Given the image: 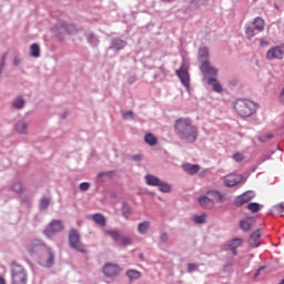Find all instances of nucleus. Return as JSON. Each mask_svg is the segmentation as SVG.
Instances as JSON below:
<instances>
[{
  "instance_id": "1",
  "label": "nucleus",
  "mask_w": 284,
  "mask_h": 284,
  "mask_svg": "<svg viewBox=\"0 0 284 284\" xmlns=\"http://www.w3.org/2000/svg\"><path fill=\"white\" fill-rule=\"evenodd\" d=\"M175 132L181 141H186V143H196L199 139V129L192 124L190 119H178L175 121Z\"/></svg>"
},
{
  "instance_id": "2",
  "label": "nucleus",
  "mask_w": 284,
  "mask_h": 284,
  "mask_svg": "<svg viewBox=\"0 0 284 284\" xmlns=\"http://www.w3.org/2000/svg\"><path fill=\"white\" fill-rule=\"evenodd\" d=\"M234 110L240 116L247 119L258 110V105L252 100L237 99L234 103Z\"/></svg>"
},
{
  "instance_id": "3",
  "label": "nucleus",
  "mask_w": 284,
  "mask_h": 284,
  "mask_svg": "<svg viewBox=\"0 0 284 284\" xmlns=\"http://www.w3.org/2000/svg\"><path fill=\"white\" fill-rule=\"evenodd\" d=\"M11 284H28V272L23 266L12 263L11 264Z\"/></svg>"
},
{
  "instance_id": "4",
  "label": "nucleus",
  "mask_w": 284,
  "mask_h": 284,
  "mask_svg": "<svg viewBox=\"0 0 284 284\" xmlns=\"http://www.w3.org/2000/svg\"><path fill=\"white\" fill-rule=\"evenodd\" d=\"M103 234L105 236H111L112 241H114V243H119V245H122V247H128V245H132V239L121 234V232L116 230H104Z\"/></svg>"
},
{
  "instance_id": "5",
  "label": "nucleus",
  "mask_w": 284,
  "mask_h": 284,
  "mask_svg": "<svg viewBox=\"0 0 284 284\" xmlns=\"http://www.w3.org/2000/svg\"><path fill=\"white\" fill-rule=\"evenodd\" d=\"M39 263L42 267H52L54 265V253L50 247H40Z\"/></svg>"
},
{
  "instance_id": "6",
  "label": "nucleus",
  "mask_w": 284,
  "mask_h": 284,
  "mask_svg": "<svg viewBox=\"0 0 284 284\" xmlns=\"http://www.w3.org/2000/svg\"><path fill=\"white\" fill-rule=\"evenodd\" d=\"M69 243L72 250H77V252H81V254H85V246L81 244V237L77 230H71L69 233Z\"/></svg>"
},
{
  "instance_id": "7",
  "label": "nucleus",
  "mask_w": 284,
  "mask_h": 284,
  "mask_svg": "<svg viewBox=\"0 0 284 284\" xmlns=\"http://www.w3.org/2000/svg\"><path fill=\"white\" fill-rule=\"evenodd\" d=\"M266 59L267 61H274V59L282 61V59H284V44L271 48L266 52Z\"/></svg>"
},
{
  "instance_id": "8",
  "label": "nucleus",
  "mask_w": 284,
  "mask_h": 284,
  "mask_svg": "<svg viewBox=\"0 0 284 284\" xmlns=\"http://www.w3.org/2000/svg\"><path fill=\"white\" fill-rule=\"evenodd\" d=\"M200 70L204 77V80L207 81V79H211L210 77H216L219 74V70L216 68L212 67L210 61H204L202 65L200 67Z\"/></svg>"
},
{
  "instance_id": "9",
  "label": "nucleus",
  "mask_w": 284,
  "mask_h": 284,
  "mask_svg": "<svg viewBox=\"0 0 284 284\" xmlns=\"http://www.w3.org/2000/svg\"><path fill=\"white\" fill-rule=\"evenodd\" d=\"M58 232H63V222L59 220H53L44 230V234L48 237L52 236V234H58Z\"/></svg>"
},
{
  "instance_id": "10",
  "label": "nucleus",
  "mask_w": 284,
  "mask_h": 284,
  "mask_svg": "<svg viewBox=\"0 0 284 284\" xmlns=\"http://www.w3.org/2000/svg\"><path fill=\"white\" fill-rule=\"evenodd\" d=\"M103 274L106 278H114V276L121 274V267L116 264L106 263L103 266Z\"/></svg>"
},
{
  "instance_id": "11",
  "label": "nucleus",
  "mask_w": 284,
  "mask_h": 284,
  "mask_svg": "<svg viewBox=\"0 0 284 284\" xmlns=\"http://www.w3.org/2000/svg\"><path fill=\"white\" fill-rule=\"evenodd\" d=\"M242 182H243L242 174L231 173V174L224 176V184L227 187H234L235 185H239V183H242Z\"/></svg>"
},
{
  "instance_id": "12",
  "label": "nucleus",
  "mask_w": 284,
  "mask_h": 284,
  "mask_svg": "<svg viewBox=\"0 0 284 284\" xmlns=\"http://www.w3.org/2000/svg\"><path fill=\"white\" fill-rule=\"evenodd\" d=\"M179 79L181 80L184 88H190V73L187 69L182 64L181 68L176 71Z\"/></svg>"
},
{
  "instance_id": "13",
  "label": "nucleus",
  "mask_w": 284,
  "mask_h": 284,
  "mask_svg": "<svg viewBox=\"0 0 284 284\" xmlns=\"http://www.w3.org/2000/svg\"><path fill=\"white\" fill-rule=\"evenodd\" d=\"M199 203L201 207H205L206 210H212V207H214V200H212L210 195L199 197Z\"/></svg>"
},
{
  "instance_id": "14",
  "label": "nucleus",
  "mask_w": 284,
  "mask_h": 284,
  "mask_svg": "<svg viewBox=\"0 0 284 284\" xmlns=\"http://www.w3.org/2000/svg\"><path fill=\"white\" fill-rule=\"evenodd\" d=\"M262 234L263 233L261 232V230H257L251 235V237L248 240L251 247H258V245H261L260 239H261Z\"/></svg>"
},
{
  "instance_id": "15",
  "label": "nucleus",
  "mask_w": 284,
  "mask_h": 284,
  "mask_svg": "<svg viewBox=\"0 0 284 284\" xmlns=\"http://www.w3.org/2000/svg\"><path fill=\"white\" fill-rule=\"evenodd\" d=\"M182 168L184 172H186V174H191V175L199 174V170H201V166H199V164H190V163L183 164Z\"/></svg>"
},
{
  "instance_id": "16",
  "label": "nucleus",
  "mask_w": 284,
  "mask_h": 284,
  "mask_svg": "<svg viewBox=\"0 0 284 284\" xmlns=\"http://www.w3.org/2000/svg\"><path fill=\"white\" fill-rule=\"evenodd\" d=\"M206 196H210L211 200L216 202V203H222L223 202V194L220 191L213 190V191H207Z\"/></svg>"
},
{
  "instance_id": "17",
  "label": "nucleus",
  "mask_w": 284,
  "mask_h": 284,
  "mask_svg": "<svg viewBox=\"0 0 284 284\" xmlns=\"http://www.w3.org/2000/svg\"><path fill=\"white\" fill-rule=\"evenodd\" d=\"M128 45V42L121 39H113L111 42V50H123Z\"/></svg>"
},
{
  "instance_id": "18",
  "label": "nucleus",
  "mask_w": 284,
  "mask_h": 284,
  "mask_svg": "<svg viewBox=\"0 0 284 284\" xmlns=\"http://www.w3.org/2000/svg\"><path fill=\"white\" fill-rule=\"evenodd\" d=\"M145 181L146 185H151L153 187H159V184L161 183V179L152 174L145 175Z\"/></svg>"
},
{
  "instance_id": "19",
  "label": "nucleus",
  "mask_w": 284,
  "mask_h": 284,
  "mask_svg": "<svg viewBox=\"0 0 284 284\" xmlns=\"http://www.w3.org/2000/svg\"><path fill=\"white\" fill-rule=\"evenodd\" d=\"M206 83H209V85H212L215 92H223V87L221 85V82L216 80V78L207 79Z\"/></svg>"
},
{
  "instance_id": "20",
  "label": "nucleus",
  "mask_w": 284,
  "mask_h": 284,
  "mask_svg": "<svg viewBox=\"0 0 284 284\" xmlns=\"http://www.w3.org/2000/svg\"><path fill=\"white\" fill-rule=\"evenodd\" d=\"M92 221H94V223H97V225H100L101 227H105L106 225L105 216L101 213L93 214Z\"/></svg>"
},
{
  "instance_id": "21",
  "label": "nucleus",
  "mask_w": 284,
  "mask_h": 284,
  "mask_svg": "<svg viewBox=\"0 0 284 284\" xmlns=\"http://www.w3.org/2000/svg\"><path fill=\"white\" fill-rule=\"evenodd\" d=\"M254 29L257 30V32H263L265 30V20L263 18L257 17L254 20Z\"/></svg>"
},
{
  "instance_id": "22",
  "label": "nucleus",
  "mask_w": 284,
  "mask_h": 284,
  "mask_svg": "<svg viewBox=\"0 0 284 284\" xmlns=\"http://www.w3.org/2000/svg\"><path fill=\"white\" fill-rule=\"evenodd\" d=\"M30 54L31 57H33L34 59H39L41 57V48L39 47V44L33 43L30 47Z\"/></svg>"
},
{
  "instance_id": "23",
  "label": "nucleus",
  "mask_w": 284,
  "mask_h": 284,
  "mask_svg": "<svg viewBox=\"0 0 284 284\" xmlns=\"http://www.w3.org/2000/svg\"><path fill=\"white\" fill-rule=\"evenodd\" d=\"M144 141L148 145H151V146H154L156 145V143H159V140L152 133H146L144 136Z\"/></svg>"
},
{
  "instance_id": "24",
  "label": "nucleus",
  "mask_w": 284,
  "mask_h": 284,
  "mask_svg": "<svg viewBox=\"0 0 284 284\" xmlns=\"http://www.w3.org/2000/svg\"><path fill=\"white\" fill-rule=\"evenodd\" d=\"M210 58V51L207 50V48H201L199 51V60L203 61V63H205V61H207V59Z\"/></svg>"
},
{
  "instance_id": "25",
  "label": "nucleus",
  "mask_w": 284,
  "mask_h": 284,
  "mask_svg": "<svg viewBox=\"0 0 284 284\" xmlns=\"http://www.w3.org/2000/svg\"><path fill=\"white\" fill-rule=\"evenodd\" d=\"M126 276L130 278V281H138V278H141L142 274L140 271L129 270L126 271Z\"/></svg>"
},
{
  "instance_id": "26",
  "label": "nucleus",
  "mask_w": 284,
  "mask_h": 284,
  "mask_svg": "<svg viewBox=\"0 0 284 284\" xmlns=\"http://www.w3.org/2000/svg\"><path fill=\"white\" fill-rule=\"evenodd\" d=\"M148 230H150V222L149 221L141 222L138 225V232L140 234H148Z\"/></svg>"
},
{
  "instance_id": "27",
  "label": "nucleus",
  "mask_w": 284,
  "mask_h": 284,
  "mask_svg": "<svg viewBox=\"0 0 284 284\" xmlns=\"http://www.w3.org/2000/svg\"><path fill=\"white\" fill-rule=\"evenodd\" d=\"M158 187H159L160 192H163L165 194H168L169 192L172 191V186L169 183L163 182V181H160V183L158 184Z\"/></svg>"
},
{
  "instance_id": "28",
  "label": "nucleus",
  "mask_w": 284,
  "mask_h": 284,
  "mask_svg": "<svg viewBox=\"0 0 284 284\" xmlns=\"http://www.w3.org/2000/svg\"><path fill=\"white\" fill-rule=\"evenodd\" d=\"M250 201H252V199L245 193L236 199V205H245V203H250Z\"/></svg>"
},
{
  "instance_id": "29",
  "label": "nucleus",
  "mask_w": 284,
  "mask_h": 284,
  "mask_svg": "<svg viewBox=\"0 0 284 284\" xmlns=\"http://www.w3.org/2000/svg\"><path fill=\"white\" fill-rule=\"evenodd\" d=\"M12 105L16 108V110H21V108L26 105V100H23L21 97H18L13 100Z\"/></svg>"
},
{
  "instance_id": "30",
  "label": "nucleus",
  "mask_w": 284,
  "mask_h": 284,
  "mask_svg": "<svg viewBox=\"0 0 284 284\" xmlns=\"http://www.w3.org/2000/svg\"><path fill=\"white\" fill-rule=\"evenodd\" d=\"M241 230H244V232H250L252 230V222L250 220H242L240 222Z\"/></svg>"
},
{
  "instance_id": "31",
  "label": "nucleus",
  "mask_w": 284,
  "mask_h": 284,
  "mask_svg": "<svg viewBox=\"0 0 284 284\" xmlns=\"http://www.w3.org/2000/svg\"><path fill=\"white\" fill-rule=\"evenodd\" d=\"M16 130L20 133V134H26L27 130H28V124L26 122H19L16 125Z\"/></svg>"
},
{
  "instance_id": "32",
  "label": "nucleus",
  "mask_w": 284,
  "mask_h": 284,
  "mask_svg": "<svg viewBox=\"0 0 284 284\" xmlns=\"http://www.w3.org/2000/svg\"><path fill=\"white\" fill-rule=\"evenodd\" d=\"M242 244H243V240H241V239H235V240L229 242V248L241 247Z\"/></svg>"
},
{
  "instance_id": "33",
  "label": "nucleus",
  "mask_w": 284,
  "mask_h": 284,
  "mask_svg": "<svg viewBox=\"0 0 284 284\" xmlns=\"http://www.w3.org/2000/svg\"><path fill=\"white\" fill-rule=\"evenodd\" d=\"M247 210H250V212H253L254 214H256V212H258L261 210V205L258 203H250L247 205Z\"/></svg>"
},
{
  "instance_id": "34",
  "label": "nucleus",
  "mask_w": 284,
  "mask_h": 284,
  "mask_svg": "<svg viewBox=\"0 0 284 284\" xmlns=\"http://www.w3.org/2000/svg\"><path fill=\"white\" fill-rule=\"evenodd\" d=\"M245 34H246V39H250V40L254 39V37H255L254 28L246 27L245 28Z\"/></svg>"
},
{
  "instance_id": "35",
  "label": "nucleus",
  "mask_w": 284,
  "mask_h": 284,
  "mask_svg": "<svg viewBox=\"0 0 284 284\" xmlns=\"http://www.w3.org/2000/svg\"><path fill=\"white\" fill-rule=\"evenodd\" d=\"M12 190L13 192H17L18 194H20V192H23V184H21V182H16L12 185Z\"/></svg>"
},
{
  "instance_id": "36",
  "label": "nucleus",
  "mask_w": 284,
  "mask_h": 284,
  "mask_svg": "<svg viewBox=\"0 0 284 284\" xmlns=\"http://www.w3.org/2000/svg\"><path fill=\"white\" fill-rule=\"evenodd\" d=\"M48 205H50V199L44 197L40 201V210H48Z\"/></svg>"
},
{
  "instance_id": "37",
  "label": "nucleus",
  "mask_w": 284,
  "mask_h": 284,
  "mask_svg": "<svg viewBox=\"0 0 284 284\" xmlns=\"http://www.w3.org/2000/svg\"><path fill=\"white\" fill-rule=\"evenodd\" d=\"M233 159L236 161V163H241V162L245 161V156L242 153L233 154Z\"/></svg>"
},
{
  "instance_id": "38",
  "label": "nucleus",
  "mask_w": 284,
  "mask_h": 284,
  "mask_svg": "<svg viewBox=\"0 0 284 284\" xmlns=\"http://www.w3.org/2000/svg\"><path fill=\"white\" fill-rule=\"evenodd\" d=\"M267 139H274V134L267 133V134L264 135V136H260V138H258V141H260L261 143H266V142H267Z\"/></svg>"
},
{
  "instance_id": "39",
  "label": "nucleus",
  "mask_w": 284,
  "mask_h": 284,
  "mask_svg": "<svg viewBox=\"0 0 284 284\" xmlns=\"http://www.w3.org/2000/svg\"><path fill=\"white\" fill-rule=\"evenodd\" d=\"M205 219H206L205 214H203V215H196V216L194 217V221H195L197 224H203V223H205Z\"/></svg>"
},
{
  "instance_id": "40",
  "label": "nucleus",
  "mask_w": 284,
  "mask_h": 284,
  "mask_svg": "<svg viewBox=\"0 0 284 284\" xmlns=\"http://www.w3.org/2000/svg\"><path fill=\"white\" fill-rule=\"evenodd\" d=\"M80 190H81L82 192H88V191L90 190V183H88V182H82V183L80 184Z\"/></svg>"
},
{
  "instance_id": "41",
  "label": "nucleus",
  "mask_w": 284,
  "mask_h": 284,
  "mask_svg": "<svg viewBox=\"0 0 284 284\" xmlns=\"http://www.w3.org/2000/svg\"><path fill=\"white\" fill-rule=\"evenodd\" d=\"M169 239L170 237H169L168 233H165V232L161 233V235H160L161 243H168Z\"/></svg>"
},
{
  "instance_id": "42",
  "label": "nucleus",
  "mask_w": 284,
  "mask_h": 284,
  "mask_svg": "<svg viewBox=\"0 0 284 284\" xmlns=\"http://www.w3.org/2000/svg\"><path fill=\"white\" fill-rule=\"evenodd\" d=\"M197 265L196 264H194V263H190L189 265H187V272H190V273H192V272H194L195 270H197Z\"/></svg>"
},
{
  "instance_id": "43",
  "label": "nucleus",
  "mask_w": 284,
  "mask_h": 284,
  "mask_svg": "<svg viewBox=\"0 0 284 284\" xmlns=\"http://www.w3.org/2000/svg\"><path fill=\"white\" fill-rule=\"evenodd\" d=\"M123 119H134V112L128 111L123 114Z\"/></svg>"
},
{
  "instance_id": "44",
  "label": "nucleus",
  "mask_w": 284,
  "mask_h": 284,
  "mask_svg": "<svg viewBox=\"0 0 284 284\" xmlns=\"http://www.w3.org/2000/svg\"><path fill=\"white\" fill-rule=\"evenodd\" d=\"M260 45H261L262 48H265V47L270 45V42H268L267 40L261 39V40H260Z\"/></svg>"
},
{
  "instance_id": "45",
  "label": "nucleus",
  "mask_w": 284,
  "mask_h": 284,
  "mask_svg": "<svg viewBox=\"0 0 284 284\" xmlns=\"http://www.w3.org/2000/svg\"><path fill=\"white\" fill-rule=\"evenodd\" d=\"M277 210H280V212H284V203H280L277 205Z\"/></svg>"
},
{
  "instance_id": "46",
  "label": "nucleus",
  "mask_w": 284,
  "mask_h": 284,
  "mask_svg": "<svg viewBox=\"0 0 284 284\" xmlns=\"http://www.w3.org/2000/svg\"><path fill=\"white\" fill-rule=\"evenodd\" d=\"M280 99H281V101H283V103H284V88H283V90H282V92H281V94H280Z\"/></svg>"
},
{
  "instance_id": "47",
  "label": "nucleus",
  "mask_w": 284,
  "mask_h": 284,
  "mask_svg": "<svg viewBox=\"0 0 284 284\" xmlns=\"http://www.w3.org/2000/svg\"><path fill=\"white\" fill-rule=\"evenodd\" d=\"M133 161H141V155H134Z\"/></svg>"
},
{
  "instance_id": "48",
  "label": "nucleus",
  "mask_w": 284,
  "mask_h": 284,
  "mask_svg": "<svg viewBox=\"0 0 284 284\" xmlns=\"http://www.w3.org/2000/svg\"><path fill=\"white\" fill-rule=\"evenodd\" d=\"M0 284H6V278H3L2 276H0Z\"/></svg>"
},
{
  "instance_id": "49",
  "label": "nucleus",
  "mask_w": 284,
  "mask_h": 284,
  "mask_svg": "<svg viewBox=\"0 0 284 284\" xmlns=\"http://www.w3.org/2000/svg\"><path fill=\"white\" fill-rule=\"evenodd\" d=\"M231 251H232V254H233L234 256H236V254H237L236 248H231Z\"/></svg>"
},
{
  "instance_id": "50",
  "label": "nucleus",
  "mask_w": 284,
  "mask_h": 284,
  "mask_svg": "<svg viewBox=\"0 0 284 284\" xmlns=\"http://www.w3.org/2000/svg\"><path fill=\"white\" fill-rule=\"evenodd\" d=\"M108 174H110V173H99L98 176H105Z\"/></svg>"
},
{
  "instance_id": "51",
  "label": "nucleus",
  "mask_w": 284,
  "mask_h": 284,
  "mask_svg": "<svg viewBox=\"0 0 284 284\" xmlns=\"http://www.w3.org/2000/svg\"><path fill=\"white\" fill-rule=\"evenodd\" d=\"M164 1H166V3H172V1H174V0H164Z\"/></svg>"
},
{
  "instance_id": "52",
  "label": "nucleus",
  "mask_w": 284,
  "mask_h": 284,
  "mask_svg": "<svg viewBox=\"0 0 284 284\" xmlns=\"http://www.w3.org/2000/svg\"><path fill=\"white\" fill-rule=\"evenodd\" d=\"M260 272H261V268L257 271L256 276H258Z\"/></svg>"
},
{
  "instance_id": "53",
  "label": "nucleus",
  "mask_w": 284,
  "mask_h": 284,
  "mask_svg": "<svg viewBox=\"0 0 284 284\" xmlns=\"http://www.w3.org/2000/svg\"><path fill=\"white\" fill-rule=\"evenodd\" d=\"M280 284H284V278L281 281V283Z\"/></svg>"
},
{
  "instance_id": "54",
  "label": "nucleus",
  "mask_w": 284,
  "mask_h": 284,
  "mask_svg": "<svg viewBox=\"0 0 284 284\" xmlns=\"http://www.w3.org/2000/svg\"><path fill=\"white\" fill-rule=\"evenodd\" d=\"M140 258H143V254H140Z\"/></svg>"
}]
</instances>
